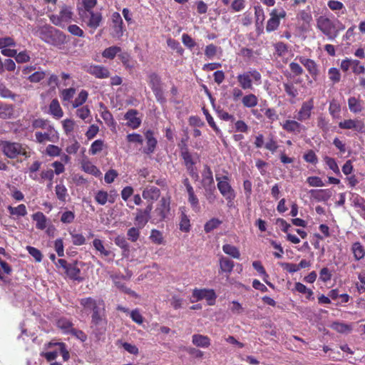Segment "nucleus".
Returning a JSON list of instances; mask_svg holds the SVG:
<instances>
[{
  "label": "nucleus",
  "instance_id": "obj_1",
  "mask_svg": "<svg viewBox=\"0 0 365 365\" xmlns=\"http://www.w3.org/2000/svg\"><path fill=\"white\" fill-rule=\"evenodd\" d=\"M81 306L86 313H91V329L97 337L106 331L107 319L106 317V304L102 299L91 297L79 299Z\"/></svg>",
  "mask_w": 365,
  "mask_h": 365
},
{
  "label": "nucleus",
  "instance_id": "obj_2",
  "mask_svg": "<svg viewBox=\"0 0 365 365\" xmlns=\"http://www.w3.org/2000/svg\"><path fill=\"white\" fill-rule=\"evenodd\" d=\"M0 149L3 154L9 159H16L19 157L27 159L31 157L29 147L19 142L2 140L0 143Z\"/></svg>",
  "mask_w": 365,
  "mask_h": 365
},
{
  "label": "nucleus",
  "instance_id": "obj_3",
  "mask_svg": "<svg viewBox=\"0 0 365 365\" xmlns=\"http://www.w3.org/2000/svg\"><path fill=\"white\" fill-rule=\"evenodd\" d=\"M38 36L44 42L56 47H61L66 43V36L56 28L45 25L37 30Z\"/></svg>",
  "mask_w": 365,
  "mask_h": 365
},
{
  "label": "nucleus",
  "instance_id": "obj_4",
  "mask_svg": "<svg viewBox=\"0 0 365 365\" xmlns=\"http://www.w3.org/2000/svg\"><path fill=\"white\" fill-rule=\"evenodd\" d=\"M237 83L242 90H252L253 85L262 83V75L255 68H250L237 76Z\"/></svg>",
  "mask_w": 365,
  "mask_h": 365
},
{
  "label": "nucleus",
  "instance_id": "obj_5",
  "mask_svg": "<svg viewBox=\"0 0 365 365\" xmlns=\"http://www.w3.org/2000/svg\"><path fill=\"white\" fill-rule=\"evenodd\" d=\"M170 196L163 197L151 212V223L158 224L168 218L170 214Z\"/></svg>",
  "mask_w": 365,
  "mask_h": 365
},
{
  "label": "nucleus",
  "instance_id": "obj_6",
  "mask_svg": "<svg viewBox=\"0 0 365 365\" xmlns=\"http://www.w3.org/2000/svg\"><path fill=\"white\" fill-rule=\"evenodd\" d=\"M147 82L151 88L156 101L160 104H164L166 102L163 91V83L160 76L155 72H151L148 75Z\"/></svg>",
  "mask_w": 365,
  "mask_h": 365
},
{
  "label": "nucleus",
  "instance_id": "obj_7",
  "mask_svg": "<svg viewBox=\"0 0 365 365\" xmlns=\"http://www.w3.org/2000/svg\"><path fill=\"white\" fill-rule=\"evenodd\" d=\"M215 178L217 182V185L220 192L227 201L228 206H232L233 200L236 197V194L235 190L232 187L230 183L229 176L227 175L222 176H218L216 175Z\"/></svg>",
  "mask_w": 365,
  "mask_h": 365
},
{
  "label": "nucleus",
  "instance_id": "obj_8",
  "mask_svg": "<svg viewBox=\"0 0 365 365\" xmlns=\"http://www.w3.org/2000/svg\"><path fill=\"white\" fill-rule=\"evenodd\" d=\"M317 26L329 39L333 40L338 35L335 24L328 17L319 16L317 19Z\"/></svg>",
  "mask_w": 365,
  "mask_h": 365
},
{
  "label": "nucleus",
  "instance_id": "obj_9",
  "mask_svg": "<svg viewBox=\"0 0 365 365\" xmlns=\"http://www.w3.org/2000/svg\"><path fill=\"white\" fill-rule=\"evenodd\" d=\"M192 297L193 299L192 302H198L205 299L208 305H214L217 299L215 292L212 289H197L195 288L192 290Z\"/></svg>",
  "mask_w": 365,
  "mask_h": 365
},
{
  "label": "nucleus",
  "instance_id": "obj_10",
  "mask_svg": "<svg viewBox=\"0 0 365 365\" xmlns=\"http://www.w3.org/2000/svg\"><path fill=\"white\" fill-rule=\"evenodd\" d=\"M270 18L268 19L266 25V31L268 33L278 29L280 24V19H285L287 12L284 9H273L269 13Z\"/></svg>",
  "mask_w": 365,
  "mask_h": 365
},
{
  "label": "nucleus",
  "instance_id": "obj_11",
  "mask_svg": "<svg viewBox=\"0 0 365 365\" xmlns=\"http://www.w3.org/2000/svg\"><path fill=\"white\" fill-rule=\"evenodd\" d=\"M314 108V101L312 98L304 101L297 113L295 118L299 122L309 120Z\"/></svg>",
  "mask_w": 365,
  "mask_h": 365
},
{
  "label": "nucleus",
  "instance_id": "obj_12",
  "mask_svg": "<svg viewBox=\"0 0 365 365\" xmlns=\"http://www.w3.org/2000/svg\"><path fill=\"white\" fill-rule=\"evenodd\" d=\"M153 204L150 203L145 209H137L135 217V225L138 228H143L150 220L151 222V211Z\"/></svg>",
  "mask_w": 365,
  "mask_h": 365
},
{
  "label": "nucleus",
  "instance_id": "obj_13",
  "mask_svg": "<svg viewBox=\"0 0 365 365\" xmlns=\"http://www.w3.org/2000/svg\"><path fill=\"white\" fill-rule=\"evenodd\" d=\"M111 31L110 35L113 38L120 39L124 32L123 21L120 14L118 12H114L111 16Z\"/></svg>",
  "mask_w": 365,
  "mask_h": 365
},
{
  "label": "nucleus",
  "instance_id": "obj_14",
  "mask_svg": "<svg viewBox=\"0 0 365 365\" xmlns=\"http://www.w3.org/2000/svg\"><path fill=\"white\" fill-rule=\"evenodd\" d=\"M81 17L86 22L87 26L93 30L91 31L92 34L101 25L103 21V16L101 12H83V14H81Z\"/></svg>",
  "mask_w": 365,
  "mask_h": 365
},
{
  "label": "nucleus",
  "instance_id": "obj_15",
  "mask_svg": "<svg viewBox=\"0 0 365 365\" xmlns=\"http://www.w3.org/2000/svg\"><path fill=\"white\" fill-rule=\"evenodd\" d=\"M302 122L296 120L287 119L281 123L282 128L284 130L289 133H292L298 135L307 130L306 127L301 123Z\"/></svg>",
  "mask_w": 365,
  "mask_h": 365
},
{
  "label": "nucleus",
  "instance_id": "obj_16",
  "mask_svg": "<svg viewBox=\"0 0 365 365\" xmlns=\"http://www.w3.org/2000/svg\"><path fill=\"white\" fill-rule=\"evenodd\" d=\"M341 129L354 130L359 133H364L365 124L362 120L346 119L339 123Z\"/></svg>",
  "mask_w": 365,
  "mask_h": 365
},
{
  "label": "nucleus",
  "instance_id": "obj_17",
  "mask_svg": "<svg viewBox=\"0 0 365 365\" xmlns=\"http://www.w3.org/2000/svg\"><path fill=\"white\" fill-rule=\"evenodd\" d=\"M296 59L306 68L310 76L315 80L319 74V69L316 62L302 56H297Z\"/></svg>",
  "mask_w": 365,
  "mask_h": 365
},
{
  "label": "nucleus",
  "instance_id": "obj_18",
  "mask_svg": "<svg viewBox=\"0 0 365 365\" xmlns=\"http://www.w3.org/2000/svg\"><path fill=\"white\" fill-rule=\"evenodd\" d=\"M144 135L146 140V146L143 149V153L146 155H150L155 152L158 140L154 137V132L151 130H147L144 133Z\"/></svg>",
  "mask_w": 365,
  "mask_h": 365
},
{
  "label": "nucleus",
  "instance_id": "obj_19",
  "mask_svg": "<svg viewBox=\"0 0 365 365\" xmlns=\"http://www.w3.org/2000/svg\"><path fill=\"white\" fill-rule=\"evenodd\" d=\"M138 111L135 109H129L124 115L126 125L132 129H137L141 125V119L138 117Z\"/></svg>",
  "mask_w": 365,
  "mask_h": 365
},
{
  "label": "nucleus",
  "instance_id": "obj_20",
  "mask_svg": "<svg viewBox=\"0 0 365 365\" xmlns=\"http://www.w3.org/2000/svg\"><path fill=\"white\" fill-rule=\"evenodd\" d=\"M93 245L96 250L100 252L101 257L106 258L108 262H112L113 260L115 254L112 251L105 248L101 240L95 239L93 241Z\"/></svg>",
  "mask_w": 365,
  "mask_h": 365
},
{
  "label": "nucleus",
  "instance_id": "obj_21",
  "mask_svg": "<svg viewBox=\"0 0 365 365\" xmlns=\"http://www.w3.org/2000/svg\"><path fill=\"white\" fill-rule=\"evenodd\" d=\"M160 190L153 185L146 186L142 192V197L148 201H156L160 196Z\"/></svg>",
  "mask_w": 365,
  "mask_h": 365
},
{
  "label": "nucleus",
  "instance_id": "obj_22",
  "mask_svg": "<svg viewBox=\"0 0 365 365\" xmlns=\"http://www.w3.org/2000/svg\"><path fill=\"white\" fill-rule=\"evenodd\" d=\"M87 72L98 78H106L110 76V71L107 68L100 65L90 66Z\"/></svg>",
  "mask_w": 365,
  "mask_h": 365
},
{
  "label": "nucleus",
  "instance_id": "obj_23",
  "mask_svg": "<svg viewBox=\"0 0 365 365\" xmlns=\"http://www.w3.org/2000/svg\"><path fill=\"white\" fill-rule=\"evenodd\" d=\"M311 197L317 202H326L330 199L332 192L330 189L311 190Z\"/></svg>",
  "mask_w": 365,
  "mask_h": 365
},
{
  "label": "nucleus",
  "instance_id": "obj_24",
  "mask_svg": "<svg viewBox=\"0 0 365 365\" xmlns=\"http://www.w3.org/2000/svg\"><path fill=\"white\" fill-rule=\"evenodd\" d=\"M201 183L204 188L215 186L212 171L210 167L207 165H204Z\"/></svg>",
  "mask_w": 365,
  "mask_h": 365
},
{
  "label": "nucleus",
  "instance_id": "obj_25",
  "mask_svg": "<svg viewBox=\"0 0 365 365\" xmlns=\"http://www.w3.org/2000/svg\"><path fill=\"white\" fill-rule=\"evenodd\" d=\"M220 271V273H226L228 275L231 274L235 267V263L229 258L221 256L219 258Z\"/></svg>",
  "mask_w": 365,
  "mask_h": 365
},
{
  "label": "nucleus",
  "instance_id": "obj_26",
  "mask_svg": "<svg viewBox=\"0 0 365 365\" xmlns=\"http://www.w3.org/2000/svg\"><path fill=\"white\" fill-rule=\"evenodd\" d=\"M56 327L61 330L63 334H68L73 328L72 321L66 317H62L56 320Z\"/></svg>",
  "mask_w": 365,
  "mask_h": 365
},
{
  "label": "nucleus",
  "instance_id": "obj_27",
  "mask_svg": "<svg viewBox=\"0 0 365 365\" xmlns=\"http://www.w3.org/2000/svg\"><path fill=\"white\" fill-rule=\"evenodd\" d=\"M48 113L56 119H60L63 115V111L61 108L58 99H53L48 106Z\"/></svg>",
  "mask_w": 365,
  "mask_h": 365
},
{
  "label": "nucleus",
  "instance_id": "obj_28",
  "mask_svg": "<svg viewBox=\"0 0 365 365\" xmlns=\"http://www.w3.org/2000/svg\"><path fill=\"white\" fill-rule=\"evenodd\" d=\"M14 115V106L6 103H0V118L6 120Z\"/></svg>",
  "mask_w": 365,
  "mask_h": 365
},
{
  "label": "nucleus",
  "instance_id": "obj_29",
  "mask_svg": "<svg viewBox=\"0 0 365 365\" xmlns=\"http://www.w3.org/2000/svg\"><path fill=\"white\" fill-rule=\"evenodd\" d=\"M192 342L197 347L207 348L210 346V339L207 336L199 334L192 335Z\"/></svg>",
  "mask_w": 365,
  "mask_h": 365
},
{
  "label": "nucleus",
  "instance_id": "obj_30",
  "mask_svg": "<svg viewBox=\"0 0 365 365\" xmlns=\"http://www.w3.org/2000/svg\"><path fill=\"white\" fill-rule=\"evenodd\" d=\"M351 250L356 261L362 259L365 256V249L360 242H354Z\"/></svg>",
  "mask_w": 365,
  "mask_h": 365
},
{
  "label": "nucleus",
  "instance_id": "obj_31",
  "mask_svg": "<svg viewBox=\"0 0 365 365\" xmlns=\"http://www.w3.org/2000/svg\"><path fill=\"white\" fill-rule=\"evenodd\" d=\"M7 210L11 216L16 217H25L27 215L26 207L24 204H20L17 207L9 205Z\"/></svg>",
  "mask_w": 365,
  "mask_h": 365
},
{
  "label": "nucleus",
  "instance_id": "obj_32",
  "mask_svg": "<svg viewBox=\"0 0 365 365\" xmlns=\"http://www.w3.org/2000/svg\"><path fill=\"white\" fill-rule=\"evenodd\" d=\"M32 220L36 222V227L43 230L46 227L47 218L41 212H36L31 216Z\"/></svg>",
  "mask_w": 365,
  "mask_h": 365
},
{
  "label": "nucleus",
  "instance_id": "obj_33",
  "mask_svg": "<svg viewBox=\"0 0 365 365\" xmlns=\"http://www.w3.org/2000/svg\"><path fill=\"white\" fill-rule=\"evenodd\" d=\"M58 346L60 354H61L63 361H66L70 358V354L67 350L66 345L63 342H52L50 341L46 344V348H51L52 346Z\"/></svg>",
  "mask_w": 365,
  "mask_h": 365
},
{
  "label": "nucleus",
  "instance_id": "obj_34",
  "mask_svg": "<svg viewBox=\"0 0 365 365\" xmlns=\"http://www.w3.org/2000/svg\"><path fill=\"white\" fill-rule=\"evenodd\" d=\"M348 106L350 111L354 113H360L363 109L361 100L354 96L348 99Z\"/></svg>",
  "mask_w": 365,
  "mask_h": 365
},
{
  "label": "nucleus",
  "instance_id": "obj_35",
  "mask_svg": "<svg viewBox=\"0 0 365 365\" xmlns=\"http://www.w3.org/2000/svg\"><path fill=\"white\" fill-rule=\"evenodd\" d=\"M242 103L245 108H254L258 103V98L255 94L249 93L242 97Z\"/></svg>",
  "mask_w": 365,
  "mask_h": 365
},
{
  "label": "nucleus",
  "instance_id": "obj_36",
  "mask_svg": "<svg viewBox=\"0 0 365 365\" xmlns=\"http://www.w3.org/2000/svg\"><path fill=\"white\" fill-rule=\"evenodd\" d=\"M65 272L72 279L78 281L81 280V278L80 277L81 270L76 266V263L70 264Z\"/></svg>",
  "mask_w": 365,
  "mask_h": 365
},
{
  "label": "nucleus",
  "instance_id": "obj_37",
  "mask_svg": "<svg viewBox=\"0 0 365 365\" xmlns=\"http://www.w3.org/2000/svg\"><path fill=\"white\" fill-rule=\"evenodd\" d=\"M121 51V48L117 46H112L106 48L102 52V56L103 58L112 60Z\"/></svg>",
  "mask_w": 365,
  "mask_h": 365
},
{
  "label": "nucleus",
  "instance_id": "obj_38",
  "mask_svg": "<svg viewBox=\"0 0 365 365\" xmlns=\"http://www.w3.org/2000/svg\"><path fill=\"white\" fill-rule=\"evenodd\" d=\"M223 252L235 259H240V252L238 248L234 245L230 244H225L222 246Z\"/></svg>",
  "mask_w": 365,
  "mask_h": 365
},
{
  "label": "nucleus",
  "instance_id": "obj_39",
  "mask_svg": "<svg viewBox=\"0 0 365 365\" xmlns=\"http://www.w3.org/2000/svg\"><path fill=\"white\" fill-rule=\"evenodd\" d=\"M59 15L63 23H68L71 21L73 14L71 7L64 5L61 7Z\"/></svg>",
  "mask_w": 365,
  "mask_h": 365
},
{
  "label": "nucleus",
  "instance_id": "obj_40",
  "mask_svg": "<svg viewBox=\"0 0 365 365\" xmlns=\"http://www.w3.org/2000/svg\"><path fill=\"white\" fill-rule=\"evenodd\" d=\"M31 125L34 129H37V128L47 129L50 131L51 130H53V128L52 125H48V120H46L43 118L34 119L32 121Z\"/></svg>",
  "mask_w": 365,
  "mask_h": 365
},
{
  "label": "nucleus",
  "instance_id": "obj_41",
  "mask_svg": "<svg viewBox=\"0 0 365 365\" xmlns=\"http://www.w3.org/2000/svg\"><path fill=\"white\" fill-rule=\"evenodd\" d=\"M324 161L330 170H331L336 175L341 176L339 168L334 158L326 155L324 157Z\"/></svg>",
  "mask_w": 365,
  "mask_h": 365
},
{
  "label": "nucleus",
  "instance_id": "obj_42",
  "mask_svg": "<svg viewBox=\"0 0 365 365\" xmlns=\"http://www.w3.org/2000/svg\"><path fill=\"white\" fill-rule=\"evenodd\" d=\"M150 240H151V242L155 245H163L165 243V240H164V237H163V233L156 230V229H153L150 232Z\"/></svg>",
  "mask_w": 365,
  "mask_h": 365
},
{
  "label": "nucleus",
  "instance_id": "obj_43",
  "mask_svg": "<svg viewBox=\"0 0 365 365\" xmlns=\"http://www.w3.org/2000/svg\"><path fill=\"white\" fill-rule=\"evenodd\" d=\"M105 147L106 145L103 140H96L92 143L89 149V153L93 155H96L101 152Z\"/></svg>",
  "mask_w": 365,
  "mask_h": 365
},
{
  "label": "nucleus",
  "instance_id": "obj_44",
  "mask_svg": "<svg viewBox=\"0 0 365 365\" xmlns=\"http://www.w3.org/2000/svg\"><path fill=\"white\" fill-rule=\"evenodd\" d=\"M0 96L3 98H10L15 101L19 96L13 93L4 83H0Z\"/></svg>",
  "mask_w": 365,
  "mask_h": 365
},
{
  "label": "nucleus",
  "instance_id": "obj_45",
  "mask_svg": "<svg viewBox=\"0 0 365 365\" xmlns=\"http://www.w3.org/2000/svg\"><path fill=\"white\" fill-rule=\"evenodd\" d=\"M222 222L220 220L213 217L205 224L204 230L206 233H209L213 230L217 228Z\"/></svg>",
  "mask_w": 365,
  "mask_h": 365
},
{
  "label": "nucleus",
  "instance_id": "obj_46",
  "mask_svg": "<svg viewBox=\"0 0 365 365\" xmlns=\"http://www.w3.org/2000/svg\"><path fill=\"white\" fill-rule=\"evenodd\" d=\"M317 127L325 134L330 130V125L329 120L323 115H319L317 118Z\"/></svg>",
  "mask_w": 365,
  "mask_h": 365
},
{
  "label": "nucleus",
  "instance_id": "obj_47",
  "mask_svg": "<svg viewBox=\"0 0 365 365\" xmlns=\"http://www.w3.org/2000/svg\"><path fill=\"white\" fill-rule=\"evenodd\" d=\"M95 200L99 205H104L107 201H109L111 203L114 202L113 200H108V194L107 192L103 190H99L97 192L95 196Z\"/></svg>",
  "mask_w": 365,
  "mask_h": 365
},
{
  "label": "nucleus",
  "instance_id": "obj_48",
  "mask_svg": "<svg viewBox=\"0 0 365 365\" xmlns=\"http://www.w3.org/2000/svg\"><path fill=\"white\" fill-rule=\"evenodd\" d=\"M56 195L58 199L61 202H66L68 195L66 187L63 184H58L56 186Z\"/></svg>",
  "mask_w": 365,
  "mask_h": 365
},
{
  "label": "nucleus",
  "instance_id": "obj_49",
  "mask_svg": "<svg viewBox=\"0 0 365 365\" xmlns=\"http://www.w3.org/2000/svg\"><path fill=\"white\" fill-rule=\"evenodd\" d=\"M88 96V93L86 91L82 90L78 93V96L72 103L73 108H78L82 106L86 101Z\"/></svg>",
  "mask_w": 365,
  "mask_h": 365
},
{
  "label": "nucleus",
  "instance_id": "obj_50",
  "mask_svg": "<svg viewBox=\"0 0 365 365\" xmlns=\"http://www.w3.org/2000/svg\"><path fill=\"white\" fill-rule=\"evenodd\" d=\"M328 7L333 11H341V14L345 13V7L342 2L337 0H329L327 2Z\"/></svg>",
  "mask_w": 365,
  "mask_h": 365
},
{
  "label": "nucleus",
  "instance_id": "obj_51",
  "mask_svg": "<svg viewBox=\"0 0 365 365\" xmlns=\"http://www.w3.org/2000/svg\"><path fill=\"white\" fill-rule=\"evenodd\" d=\"M180 230L182 232H187L190 230V222L188 216L182 212L180 216Z\"/></svg>",
  "mask_w": 365,
  "mask_h": 365
},
{
  "label": "nucleus",
  "instance_id": "obj_52",
  "mask_svg": "<svg viewBox=\"0 0 365 365\" xmlns=\"http://www.w3.org/2000/svg\"><path fill=\"white\" fill-rule=\"evenodd\" d=\"M180 157L184 161L185 168L195 165V161L193 160L192 154L190 151H187L185 148H184L182 153L180 154Z\"/></svg>",
  "mask_w": 365,
  "mask_h": 365
},
{
  "label": "nucleus",
  "instance_id": "obj_53",
  "mask_svg": "<svg viewBox=\"0 0 365 365\" xmlns=\"http://www.w3.org/2000/svg\"><path fill=\"white\" fill-rule=\"evenodd\" d=\"M284 91L291 98H295L299 93L297 88L292 83H284L283 84Z\"/></svg>",
  "mask_w": 365,
  "mask_h": 365
},
{
  "label": "nucleus",
  "instance_id": "obj_54",
  "mask_svg": "<svg viewBox=\"0 0 365 365\" xmlns=\"http://www.w3.org/2000/svg\"><path fill=\"white\" fill-rule=\"evenodd\" d=\"M69 233L71 236L72 242L74 245L81 246L86 244V237L82 234L75 233L74 232H70Z\"/></svg>",
  "mask_w": 365,
  "mask_h": 365
},
{
  "label": "nucleus",
  "instance_id": "obj_55",
  "mask_svg": "<svg viewBox=\"0 0 365 365\" xmlns=\"http://www.w3.org/2000/svg\"><path fill=\"white\" fill-rule=\"evenodd\" d=\"M76 94L74 88L63 89L61 91V98L63 101H70Z\"/></svg>",
  "mask_w": 365,
  "mask_h": 365
},
{
  "label": "nucleus",
  "instance_id": "obj_56",
  "mask_svg": "<svg viewBox=\"0 0 365 365\" xmlns=\"http://www.w3.org/2000/svg\"><path fill=\"white\" fill-rule=\"evenodd\" d=\"M167 43H168V46L171 48L172 49L176 51V52L180 54V55H182L183 53H184V49L182 48V47L181 46L180 43L176 41L175 39L174 38H168L167 40Z\"/></svg>",
  "mask_w": 365,
  "mask_h": 365
},
{
  "label": "nucleus",
  "instance_id": "obj_57",
  "mask_svg": "<svg viewBox=\"0 0 365 365\" xmlns=\"http://www.w3.org/2000/svg\"><path fill=\"white\" fill-rule=\"evenodd\" d=\"M46 76V73L45 71H36V72L33 73L32 74H31L28 77V80L31 83H38L41 81H42L43 79H44Z\"/></svg>",
  "mask_w": 365,
  "mask_h": 365
},
{
  "label": "nucleus",
  "instance_id": "obj_58",
  "mask_svg": "<svg viewBox=\"0 0 365 365\" xmlns=\"http://www.w3.org/2000/svg\"><path fill=\"white\" fill-rule=\"evenodd\" d=\"M61 149L55 145H48L46 148V154L51 157H57L61 155Z\"/></svg>",
  "mask_w": 365,
  "mask_h": 365
},
{
  "label": "nucleus",
  "instance_id": "obj_59",
  "mask_svg": "<svg viewBox=\"0 0 365 365\" xmlns=\"http://www.w3.org/2000/svg\"><path fill=\"white\" fill-rule=\"evenodd\" d=\"M187 201L192 210L195 212H198L200 210V202L195 194L188 196Z\"/></svg>",
  "mask_w": 365,
  "mask_h": 365
},
{
  "label": "nucleus",
  "instance_id": "obj_60",
  "mask_svg": "<svg viewBox=\"0 0 365 365\" xmlns=\"http://www.w3.org/2000/svg\"><path fill=\"white\" fill-rule=\"evenodd\" d=\"M126 140L130 143H137L139 145H142L143 143V136L136 133L128 134L126 136Z\"/></svg>",
  "mask_w": 365,
  "mask_h": 365
},
{
  "label": "nucleus",
  "instance_id": "obj_61",
  "mask_svg": "<svg viewBox=\"0 0 365 365\" xmlns=\"http://www.w3.org/2000/svg\"><path fill=\"white\" fill-rule=\"evenodd\" d=\"M140 228H138V227H133L130 229H128L127 232V236L129 240H130L133 242H136L139 237H140Z\"/></svg>",
  "mask_w": 365,
  "mask_h": 365
},
{
  "label": "nucleus",
  "instance_id": "obj_62",
  "mask_svg": "<svg viewBox=\"0 0 365 365\" xmlns=\"http://www.w3.org/2000/svg\"><path fill=\"white\" fill-rule=\"evenodd\" d=\"M304 160L309 163L316 165L318 163V158L313 150H309L303 156Z\"/></svg>",
  "mask_w": 365,
  "mask_h": 365
},
{
  "label": "nucleus",
  "instance_id": "obj_63",
  "mask_svg": "<svg viewBox=\"0 0 365 365\" xmlns=\"http://www.w3.org/2000/svg\"><path fill=\"white\" fill-rule=\"evenodd\" d=\"M75 213L72 211L68 210L62 213L61 216V222L64 224L72 223L75 220Z\"/></svg>",
  "mask_w": 365,
  "mask_h": 365
},
{
  "label": "nucleus",
  "instance_id": "obj_64",
  "mask_svg": "<svg viewBox=\"0 0 365 365\" xmlns=\"http://www.w3.org/2000/svg\"><path fill=\"white\" fill-rule=\"evenodd\" d=\"M76 115L86 120L91 115V110L87 106H82L76 110Z\"/></svg>",
  "mask_w": 365,
  "mask_h": 365
}]
</instances>
